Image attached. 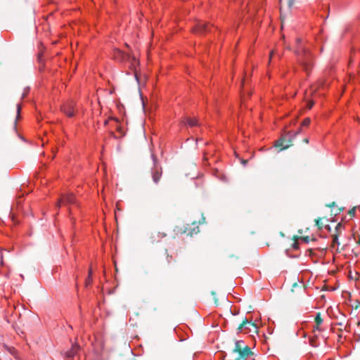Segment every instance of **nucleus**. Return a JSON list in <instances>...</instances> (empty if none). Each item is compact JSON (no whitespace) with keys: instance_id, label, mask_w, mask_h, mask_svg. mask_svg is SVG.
<instances>
[{"instance_id":"f257e3e1","label":"nucleus","mask_w":360,"mask_h":360,"mask_svg":"<svg viewBox=\"0 0 360 360\" xmlns=\"http://www.w3.org/2000/svg\"><path fill=\"white\" fill-rule=\"evenodd\" d=\"M295 53L297 58L299 64L302 66L303 70L309 74L314 65V58L311 53L309 47H307L301 38H297L295 41Z\"/></svg>"},{"instance_id":"f03ea898","label":"nucleus","mask_w":360,"mask_h":360,"mask_svg":"<svg viewBox=\"0 0 360 360\" xmlns=\"http://www.w3.org/2000/svg\"><path fill=\"white\" fill-rule=\"evenodd\" d=\"M259 327L257 323H253L252 321H249L245 318L242 323L238 326V333H243L244 334H249L250 336H254L255 334H258Z\"/></svg>"},{"instance_id":"7ed1b4c3","label":"nucleus","mask_w":360,"mask_h":360,"mask_svg":"<svg viewBox=\"0 0 360 360\" xmlns=\"http://www.w3.org/2000/svg\"><path fill=\"white\" fill-rule=\"evenodd\" d=\"M60 110L68 117H74L77 112L76 103L73 100L65 101L61 106Z\"/></svg>"},{"instance_id":"20e7f679","label":"nucleus","mask_w":360,"mask_h":360,"mask_svg":"<svg viewBox=\"0 0 360 360\" xmlns=\"http://www.w3.org/2000/svg\"><path fill=\"white\" fill-rule=\"evenodd\" d=\"M152 158L153 160V167L151 168V176L153 182L155 184H158L160 181L162 174V168L158 163L155 155H152Z\"/></svg>"},{"instance_id":"39448f33","label":"nucleus","mask_w":360,"mask_h":360,"mask_svg":"<svg viewBox=\"0 0 360 360\" xmlns=\"http://www.w3.org/2000/svg\"><path fill=\"white\" fill-rule=\"evenodd\" d=\"M75 196L72 193H66L61 195L58 201L57 206L60 207L62 205H69L76 204Z\"/></svg>"},{"instance_id":"423d86ee","label":"nucleus","mask_w":360,"mask_h":360,"mask_svg":"<svg viewBox=\"0 0 360 360\" xmlns=\"http://www.w3.org/2000/svg\"><path fill=\"white\" fill-rule=\"evenodd\" d=\"M80 350V347L78 344L75 343L72 345L71 348L67 351L62 352V355L68 360H73Z\"/></svg>"},{"instance_id":"0eeeda50","label":"nucleus","mask_w":360,"mask_h":360,"mask_svg":"<svg viewBox=\"0 0 360 360\" xmlns=\"http://www.w3.org/2000/svg\"><path fill=\"white\" fill-rule=\"evenodd\" d=\"M323 322V320L321 316V314L317 313L314 318V325L313 326V328H312V332L313 333H316V332L320 333V332L323 331L325 329L322 327Z\"/></svg>"},{"instance_id":"6e6552de","label":"nucleus","mask_w":360,"mask_h":360,"mask_svg":"<svg viewBox=\"0 0 360 360\" xmlns=\"http://www.w3.org/2000/svg\"><path fill=\"white\" fill-rule=\"evenodd\" d=\"M344 226L341 223H338L335 226V233L333 235L332 246L335 248V245H340L338 236L341 234Z\"/></svg>"},{"instance_id":"1a4fd4ad","label":"nucleus","mask_w":360,"mask_h":360,"mask_svg":"<svg viewBox=\"0 0 360 360\" xmlns=\"http://www.w3.org/2000/svg\"><path fill=\"white\" fill-rule=\"evenodd\" d=\"M209 26V24L199 22L193 27V32L196 34H202L207 32L210 31Z\"/></svg>"},{"instance_id":"9d476101","label":"nucleus","mask_w":360,"mask_h":360,"mask_svg":"<svg viewBox=\"0 0 360 360\" xmlns=\"http://www.w3.org/2000/svg\"><path fill=\"white\" fill-rule=\"evenodd\" d=\"M200 231V229L197 223L193 222L191 224H188L185 229L184 232L188 235L193 236V234H196Z\"/></svg>"},{"instance_id":"9b49d317","label":"nucleus","mask_w":360,"mask_h":360,"mask_svg":"<svg viewBox=\"0 0 360 360\" xmlns=\"http://www.w3.org/2000/svg\"><path fill=\"white\" fill-rule=\"evenodd\" d=\"M313 335L309 338V344L311 346L314 347H316L320 345V338L321 336L316 333H313Z\"/></svg>"},{"instance_id":"f8f14e48","label":"nucleus","mask_w":360,"mask_h":360,"mask_svg":"<svg viewBox=\"0 0 360 360\" xmlns=\"http://www.w3.org/2000/svg\"><path fill=\"white\" fill-rule=\"evenodd\" d=\"M184 122L188 125L190 127L198 125V121L195 117H186L184 120Z\"/></svg>"},{"instance_id":"ddd939ff","label":"nucleus","mask_w":360,"mask_h":360,"mask_svg":"<svg viewBox=\"0 0 360 360\" xmlns=\"http://www.w3.org/2000/svg\"><path fill=\"white\" fill-rule=\"evenodd\" d=\"M114 57L119 61H123L126 59L127 55L122 51L117 49L114 51Z\"/></svg>"},{"instance_id":"4468645a","label":"nucleus","mask_w":360,"mask_h":360,"mask_svg":"<svg viewBox=\"0 0 360 360\" xmlns=\"http://www.w3.org/2000/svg\"><path fill=\"white\" fill-rule=\"evenodd\" d=\"M284 140L283 139H278L275 143V146L276 147H282V149H285L288 147V145L284 146L283 145Z\"/></svg>"},{"instance_id":"2eb2a0df","label":"nucleus","mask_w":360,"mask_h":360,"mask_svg":"<svg viewBox=\"0 0 360 360\" xmlns=\"http://www.w3.org/2000/svg\"><path fill=\"white\" fill-rule=\"evenodd\" d=\"M316 224L319 230H323L326 224L323 223V219H319L316 220Z\"/></svg>"},{"instance_id":"dca6fc26","label":"nucleus","mask_w":360,"mask_h":360,"mask_svg":"<svg viewBox=\"0 0 360 360\" xmlns=\"http://www.w3.org/2000/svg\"><path fill=\"white\" fill-rule=\"evenodd\" d=\"M300 239L304 242L305 243H308L310 240H315L316 238L314 237H310V236H302L300 238Z\"/></svg>"},{"instance_id":"f3484780","label":"nucleus","mask_w":360,"mask_h":360,"mask_svg":"<svg viewBox=\"0 0 360 360\" xmlns=\"http://www.w3.org/2000/svg\"><path fill=\"white\" fill-rule=\"evenodd\" d=\"M311 123V120L309 118V117H307L305 118L302 122V126L303 127H307Z\"/></svg>"},{"instance_id":"a211bd4d","label":"nucleus","mask_w":360,"mask_h":360,"mask_svg":"<svg viewBox=\"0 0 360 360\" xmlns=\"http://www.w3.org/2000/svg\"><path fill=\"white\" fill-rule=\"evenodd\" d=\"M292 248L293 250H299V243L297 240H295L292 244Z\"/></svg>"},{"instance_id":"6ab92c4d","label":"nucleus","mask_w":360,"mask_h":360,"mask_svg":"<svg viewBox=\"0 0 360 360\" xmlns=\"http://www.w3.org/2000/svg\"><path fill=\"white\" fill-rule=\"evenodd\" d=\"M20 111H21V105H20V103H18L17 105V117H16V119H18L20 117Z\"/></svg>"},{"instance_id":"aec40b11","label":"nucleus","mask_w":360,"mask_h":360,"mask_svg":"<svg viewBox=\"0 0 360 360\" xmlns=\"http://www.w3.org/2000/svg\"><path fill=\"white\" fill-rule=\"evenodd\" d=\"M166 259L168 263H171L173 261L172 255H169L167 252Z\"/></svg>"},{"instance_id":"412c9836","label":"nucleus","mask_w":360,"mask_h":360,"mask_svg":"<svg viewBox=\"0 0 360 360\" xmlns=\"http://www.w3.org/2000/svg\"><path fill=\"white\" fill-rule=\"evenodd\" d=\"M323 229H326L328 231H330V230H331V229H330V226L328 224H325L324 227H323Z\"/></svg>"},{"instance_id":"4be33fe9","label":"nucleus","mask_w":360,"mask_h":360,"mask_svg":"<svg viewBox=\"0 0 360 360\" xmlns=\"http://www.w3.org/2000/svg\"><path fill=\"white\" fill-rule=\"evenodd\" d=\"M91 269H89V276H88V281H90L91 279Z\"/></svg>"},{"instance_id":"5701e85b","label":"nucleus","mask_w":360,"mask_h":360,"mask_svg":"<svg viewBox=\"0 0 360 360\" xmlns=\"http://www.w3.org/2000/svg\"><path fill=\"white\" fill-rule=\"evenodd\" d=\"M203 161L205 162L207 161V156H206V154L204 153V156H203Z\"/></svg>"},{"instance_id":"b1692460","label":"nucleus","mask_w":360,"mask_h":360,"mask_svg":"<svg viewBox=\"0 0 360 360\" xmlns=\"http://www.w3.org/2000/svg\"><path fill=\"white\" fill-rule=\"evenodd\" d=\"M274 54V51H272L271 53H270V56H269V60H271V57L273 56V55Z\"/></svg>"},{"instance_id":"393cba45","label":"nucleus","mask_w":360,"mask_h":360,"mask_svg":"<svg viewBox=\"0 0 360 360\" xmlns=\"http://www.w3.org/2000/svg\"><path fill=\"white\" fill-rule=\"evenodd\" d=\"M27 94V92H24L22 94V98H25Z\"/></svg>"},{"instance_id":"a878e982","label":"nucleus","mask_w":360,"mask_h":360,"mask_svg":"<svg viewBox=\"0 0 360 360\" xmlns=\"http://www.w3.org/2000/svg\"><path fill=\"white\" fill-rule=\"evenodd\" d=\"M285 252H286V254H287L288 256H290V257H291V255H290L289 254V252H289V250H286V251H285Z\"/></svg>"},{"instance_id":"bb28decb","label":"nucleus","mask_w":360,"mask_h":360,"mask_svg":"<svg viewBox=\"0 0 360 360\" xmlns=\"http://www.w3.org/2000/svg\"><path fill=\"white\" fill-rule=\"evenodd\" d=\"M309 108H311L313 105V103H309Z\"/></svg>"},{"instance_id":"cd10ccee","label":"nucleus","mask_w":360,"mask_h":360,"mask_svg":"<svg viewBox=\"0 0 360 360\" xmlns=\"http://www.w3.org/2000/svg\"><path fill=\"white\" fill-rule=\"evenodd\" d=\"M309 108H311L313 105V103H309Z\"/></svg>"},{"instance_id":"c85d7f7f","label":"nucleus","mask_w":360,"mask_h":360,"mask_svg":"<svg viewBox=\"0 0 360 360\" xmlns=\"http://www.w3.org/2000/svg\"><path fill=\"white\" fill-rule=\"evenodd\" d=\"M304 141H305L306 143H308V139H306Z\"/></svg>"},{"instance_id":"c756f323","label":"nucleus","mask_w":360,"mask_h":360,"mask_svg":"<svg viewBox=\"0 0 360 360\" xmlns=\"http://www.w3.org/2000/svg\"><path fill=\"white\" fill-rule=\"evenodd\" d=\"M359 243H360V240H359Z\"/></svg>"}]
</instances>
